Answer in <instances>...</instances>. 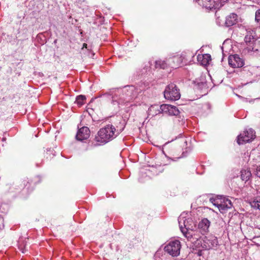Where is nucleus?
Instances as JSON below:
<instances>
[{"label":"nucleus","instance_id":"obj_1","mask_svg":"<svg viewBox=\"0 0 260 260\" xmlns=\"http://www.w3.org/2000/svg\"><path fill=\"white\" fill-rule=\"evenodd\" d=\"M141 90L134 86H127L122 88L111 89L101 95L105 100L111 102L112 108L118 111L121 106L130 102L135 98Z\"/></svg>","mask_w":260,"mask_h":260},{"label":"nucleus","instance_id":"obj_2","mask_svg":"<svg viewBox=\"0 0 260 260\" xmlns=\"http://www.w3.org/2000/svg\"><path fill=\"white\" fill-rule=\"evenodd\" d=\"M122 129L116 130L113 125H107L99 130L97 136L94 138L95 143H93V145L97 146L109 142L116 138Z\"/></svg>","mask_w":260,"mask_h":260},{"label":"nucleus","instance_id":"obj_3","mask_svg":"<svg viewBox=\"0 0 260 260\" xmlns=\"http://www.w3.org/2000/svg\"><path fill=\"white\" fill-rule=\"evenodd\" d=\"M192 56V54L186 52H183L180 54L170 57L167 58L166 60L156 61V67H159L161 68L165 69L167 65L172 68H177L179 66L186 64L189 61V58Z\"/></svg>","mask_w":260,"mask_h":260},{"label":"nucleus","instance_id":"obj_4","mask_svg":"<svg viewBox=\"0 0 260 260\" xmlns=\"http://www.w3.org/2000/svg\"><path fill=\"white\" fill-rule=\"evenodd\" d=\"M244 38L245 50L252 55H260V40L256 38L255 31L251 29L246 30Z\"/></svg>","mask_w":260,"mask_h":260},{"label":"nucleus","instance_id":"obj_5","mask_svg":"<svg viewBox=\"0 0 260 260\" xmlns=\"http://www.w3.org/2000/svg\"><path fill=\"white\" fill-rule=\"evenodd\" d=\"M178 223L181 232L188 240L190 241L192 239L198 238L197 233L199 231L193 230L196 228V224L191 219H185L183 214H181L178 217Z\"/></svg>","mask_w":260,"mask_h":260},{"label":"nucleus","instance_id":"obj_6","mask_svg":"<svg viewBox=\"0 0 260 260\" xmlns=\"http://www.w3.org/2000/svg\"><path fill=\"white\" fill-rule=\"evenodd\" d=\"M198 238L192 239L190 241L193 244L196 249L199 251L201 250H209L218 245V240L216 237L213 235H209L201 237L199 232L197 233Z\"/></svg>","mask_w":260,"mask_h":260},{"label":"nucleus","instance_id":"obj_7","mask_svg":"<svg viewBox=\"0 0 260 260\" xmlns=\"http://www.w3.org/2000/svg\"><path fill=\"white\" fill-rule=\"evenodd\" d=\"M210 202L216 207H217L219 211L223 213L228 209L231 208L232 204L231 200L225 197L217 198L216 199L211 198Z\"/></svg>","mask_w":260,"mask_h":260},{"label":"nucleus","instance_id":"obj_8","mask_svg":"<svg viewBox=\"0 0 260 260\" xmlns=\"http://www.w3.org/2000/svg\"><path fill=\"white\" fill-rule=\"evenodd\" d=\"M164 94L166 99L170 101H176L180 98L179 91L173 83H171L166 87Z\"/></svg>","mask_w":260,"mask_h":260},{"label":"nucleus","instance_id":"obj_9","mask_svg":"<svg viewBox=\"0 0 260 260\" xmlns=\"http://www.w3.org/2000/svg\"><path fill=\"white\" fill-rule=\"evenodd\" d=\"M255 137L254 130L252 128H248L238 136L237 142L238 144L241 145L251 141Z\"/></svg>","mask_w":260,"mask_h":260},{"label":"nucleus","instance_id":"obj_10","mask_svg":"<svg viewBox=\"0 0 260 260\" xmlns=\"http://www.w3.org/2000/svg\"><path fill=\"white\" fill-rule=\"evenodd\" d=\"M180 242L178 240L170 241L164 248L165 251L173 256H177L180 254Z\"/></svg>","mask_w":260,"mask_h":260},{"label":"nucleus","instance_id":"obj_11","mask_svg":"<svg viewBox=\"0 0 260 260\" xmlns=\"http://www.w3.org/2000/svg\"><path fill=\"white\" fill-rule=\"evenodd\" d=\"M228 0H203V7L207 10L218 9L221 8Z\"/></svg>","mask_w":260,"mask_h":260},{"label":"nucleus","instance_id":"obj_12","mask_svg":"<svg viewBox=\"0 0 260 260\" xmlns=\"http://www.w3.org/2000/svg\"><path fill=\"white\" fill-rule=\"evenodd\" d=\"M160 109L162 113L171 116H177L180 113L179 109L176 106L171 105L162 104L160 106Z\"/></svg>","mask_w":260,"mask_h":260},{"label":"nucleus","instance_id":"obj_13","mask_svg":"<svg viewBox=\"0 0 260 260\" xmlns=\"http://www.w3.org/2000/svg\"><path fill=\"white\" fill-rule=\"evenodd\" d=\"M229 65L234 68H238L243 67L244 62L242 58L237 54L230 55L229 57Z\"/></svg>","mask_w":260,"mask_h":260},{"label":"nucleus","instance_id":"obj_14","mask_svg":"<svg viewBox=\"0 0 260 260\" xmlns=\"http://www.w3.org/2000/svg\"><path fill=\"white\" fill-rule=\"evenodd\" d=\"M89 136L90 130L89 128L86 126H83L78 130L76 138L77 140L82 141L88 139Z\"/></svg>","mask_w":260,"mask_h":260},{"label":"nucleus","instance_id":"obj_15","mask_svg":"<svg viewBox=\"0 0 260 260\" xmlns=\"http://www.w3.org/2000/svg\"><path fill=\"white\" fill-rule=\"evenodd\" d=\"M197 60L199 63L202 66H206L209 63L211 60V56L209 54H198Z\"/></svg>","mask_w":260,"mask_h":260},{"label":"nucleus","instance_id":"obj_16","mask_svg":"<svg viewBox=\"0 0 260 260\" xmlns=\"http://www.w3.org/2000/svg\"><path fill=\"white\" fill-rule=\"evenodd\" d=\"M238 22V15L235 13H231L226 17L225 24L229 27L234 25Z\"/></svg>","mask_w":260,"mask_h":260},{"label":"nucleus","instance_id":"obj_17","mask_svg":"<svg viewBox=\"0 0 260 260\" xmlns=\"http://www.w3.org/2000/svg\"><path fill=\"white\" fill-rule=\"evenodd\" d=\"M160 113L162 112L160 109V106L158 105H154L151 106L148 110V115L152 117H153Z\"/></svg>","mask_w":260,"mask_h":260},{"label":"nucleus","instance_id":"obj_18","mask_svg":"<svg viewBox=\"0 0 260 260\" xmlns=\"http://www.w3.org/2000/svg\"><path fill=\"white\" fill-rule=\"evenodd\" d=\"M210 221L207 218L203 219L199 223V229L202 231L203 232H206L210 226Z\"/></svg>","mask_w":260,"mask_h":260},{"label":"nucleus","instance_id":"obj_19","mask_svg":"<svg viewBox=\"0 0 260 260\" xmlns=\"http://www.w3.org/2000/svg\"><path fill=\"white\" fill-rule=\"evenodd\" d=\"M251 177V173L249 170L243 169L241 171V178L245 182L248 181Z\"/></svg>","mask_w":260,"mask_h":260},{"label":"nucleus","instance_id":"obj_20","mask_svg":"<svg viewBox=\"0 0 260 260\" xmlns=\"http://www.w3.org/2000/svg\"><path fill=\"white\" fill-rule=\"evenodd\" d=\"M252 208L260 210V196H257L249 201Z\"/></svg>","mask_w":260,"mask_h":260},{"label":"nucleus","instance_id":"obj_21","mask_svg":"<svg viewBox=\"0 0 260 260\" xmlns=\"http://www.w3.org/2000/svg\"><path fill=\"white\" fill-rule=\"evenodd\" d=\"M86 99L85 96L80 95L78 96L76 98V103L77 104L79 105H82L83 104V101Z\"/></svg>","mask_w":260,"mask_h":260},{"label":"nucleus","instance_id":"obj_22","mask_svg":"<svg viewBox=\"0 0 260 260\" xmlns=\"http://www.w3.org/2000/svg\"><path fill=\"white\" fill-rule=\"evenodd\" d=\"M255 20L257 24L260 26V9L255 12Z\"/></svg>","mask_w":260,"mask_h":260},{"label":"nucleus","instance_id":"obj_23","mask_svg":"<svg viewBox=\"0 0 260 260\" xmlns=\"http://www.w3.org/2000/svg\"><path fill=\"white\" fill-rule=\"evenodd\" d=\"M255 172V175L260 178V166H257Z\"/></svg>","mask_w":260,"mask_h":260},{"label":"nucleus","instance_id":"obj_24","mask_svg":"<svg viewBox=\"0 0 260 260\" xmlns=\"http://www.w3.org/2000/svg\"><path fill=\"white\" fill-rule=\"evenodd\" d=\"M86 48L87 47V44H85V43H84L83 45V48Z\"/></svg>","mask_w":260,"mask_h":260},{"label":"nucleus","instance_id":"obj_25","mask_svg":"<svg viewBox=\"0 0 260 260\" xmlns=\"http://www.w3.org/2000/svg\"><path fill=\"white\" fill-rule=\"evenodd\" d=\"M182 140L184 143L187 144V141L185 139H183Z\"/></svg>","mask_w":260,"mask_h":260},{"label":"nucleus","instance_id":"obj_26","mask_svg":"<svg viewBox=\"0 0 260 260\" xmlns=\"http://www.w3.org/2000/svg\"><path fill=\"white\" fill-rule=\"evenodd\" d=\"M20 250L21 251V252H22V253H25V251H24V249H20Z\"/></svg>","mask_w":260,"mask_h":260}]
</instances>
